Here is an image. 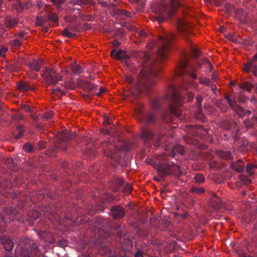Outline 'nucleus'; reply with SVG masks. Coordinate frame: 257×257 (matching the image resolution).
Masks as SVG:
<instances>
[{"mask_svg":"<svg viewBox=\"0 0 257 257\" xmlns=\"http://www.w3.org/2000/svg\"><path fill=\"white\" fill-rule=\"evenodd\" d=\"M175 38L174 34L160 37L156 61L154 63H150L149 67L145 66L140 70L135 83L136 88L140 93L149 92L155 84L154 79L161 70L160 63L167 59Z\"/></svg>","mask_w":257,"mask_h":257,"instance_id":"f257e3e1","label":"nucleus"},{"mask_svg":"<svg viewBox=\"0 0 257 257\" xmlns=\"http://www.w3.org/2000/svg\"><path fill=\"white\" fill-rule=\"evenodd\" d=\"M162 121L167 123L159 118L157 113L152 111L144 114L143 116V126L141 128L140 137L145 142H150L156 136L155 145L160 146L161 144L162 136L158 133L159 130L162 128ZM172 120L171 121V122ZM171 122V121H170Z\"/></svg>","mask_w":257,"mask_h":257,"instance_id":"f03ea898","label":"nucleus"},{"mask_svg":"<svg viewBox=\"0 0 257 257\" xmlns=\"http://www.w3.org/2000/svg\"><path fill=\"white\" fill-rule=\"evenodd\" d=\"M168 95L171 96L172 103L169 104L167 109L162 112V119L166 122H170L173 120V117L176 116L179 119L182 120L184 117L182 116L180 106L184 101H191L193 99L192 93L189 92L186 95V97L183 100V97L177 92L175 88L173 87Z\"/></svg>","mask_w":257,"mask_h":257,"instance_id":"7ed1b4c3","label":"nucleus"},{"mask_svg":"<svg viewBox=\"0 0 257 257\" xmlns=\"http://www.w3.org/2000/svg\"><path fill=\"white\" fill-rule=\"evenodd\" d=\"M192 0H170L169 4H162L159 6L158 20L161 23L165 19L171 18L178 8L189 9Z\"/></svg>","mask_w":257,"mask_h":257,"instance_id":"20e7f679","label":"nucleus"},{"mask_svg":"<svg viewBox=\"0 0 257 257\" xmlns=\"http://www.w3.org/2000/svg\"><path fill=\"white\" fill-rule=\"evenodd\" d=\"M73 135L67 130H62L57 135L58 140L50 149L47 151L50 156H55L59 151H66L68 149V141L73 138Z\"/></svg>","mask_w":257,"mask_h":257,"instance_id":"39448f33","label":"nucleus"},{"mask_svg":"<svg viewBox=\"0 0 257 257\" xmlns=\"http://www.w3.org/2000/svg\"><path fill=\"white\" fill-rule=\"evenodd\" d=\"M187 60L188 57L187 55L185 53L182 52L176 67V75L181 76L187 74L191 78L196 79L197 76L195 72L197 71V68L193 67L191 68L190 71L187 70L186 68L187 66Z\"/></svg>","mask_w":257,"mask_h":257,"instance_id":"423d86ee","label":"nucleus"},{"mask_svg":"<svg viewBox=\"0 0 257 257\" xmlns=\"http://www.w3.org/2000/svg\"><path fill=\"white\" fill-rule=\"evenodd\" d=\"M25 207V203L22 202L21 204L18 205L17 207H10L6 208L4 209V213L0 214V221L3 222V225L11 221H14L18 219L21 214L20 211L18 210L24 209Z\"/></svg>","mask_w":257,"mask_h":257,"instance_id":"0eeeda50","label":"nucleus"},{"mask_svg":"<svg viewBox=\"0 0 257 257\" xmlns=\"http://www.w3.org/2000/svg\"><path fill=\"white\" fill-rule=\"evenodd\" d=\"M45 83L49 85H55L62 80V76L52 67L44 68L42 74Z\"/></svg>","mask_w":257,"mask_h":257,"instance_id":"6e6552de","label":"nucleus"},{"mask_svg":"<svg viewBox=\"0 0 257 257\" xmlns=\"http://www.w3.org/2000/svg\"><path fill=\"white\" fill-rule=\"evenodd\" d=\"M20 255L21 257H41V252L38 244L33 240H29L28 246L21 249Z\"/></svg>","mask_w":257,"mask_h":257,"instance_id":"1a4fd4ad","label":"nucleus"},{"mask_svg":"<svg viewBox=\"0 0 257 257\" xmlns=\"http://www.w3.org/2000/svg\"><path fill=\"white\" fill-rule=\"evenodd\" d=\"M177 26L179 31H180L184 38L190 44L191 40L188 38L190 34L189 30V26L188 24L187 20L184 19H178L177 20Z\"/></svg>","mask_w":257,"mask_h":257,"instance_id":"9d476101","label":"nucleus"},{"mask_svg":"<svg viewBox=\"0 0 257 257\" xmlns=\"http://www.w3.org/2000/svg\"><path fill=\"white\" fill-rule=\"evenodd\" d=\"M179 167L172 162L164 163L162 164L159 171L162 174V176L167 174H174L179 171Z\"/></svg>","mask_w":257,"mask_h":257,"instance_id":"9b49d317","label":"nucleus"},{"mask_svg":"<svg viewBox=\"0 0 257 257\" xmlns=\"http://www.w3.org/2000/svg\"><path fill=\"white\" fill-rule=\"evenodd\" d=\"M110 211L111 216L115 220L121 219L126 215L124 208L119 205L111 206Z\"/></svg>","mask_w":257,"mask_h":257,"instance_id":"f8f14e48","label":"nucleus"},{"mask_svg":"<svg viewBox=\"0 0 257 257\" xmlns=\"http://www.w3.org/2000/svg\"><path fill=\"white\" fill-rule=\"evenodd\" d=\"M80 31V27L79 25L74 24H69L63 30L62 32V36L68 38H72L75 36L74 33Z\"/></svg>","mask_w":257,"mask_h":257,"instance_id":"ddd939ff","label":"nucleus"},{"mask_svg":"<svg viewBox=\"0 0 257 257\" xmlns=\"http://www.w3.org/2000/svg\"><path fill=\"white\" fill-rule=\"evenodd\" d=\"M243 70L246 72H252L254 75L257 76V53L251 60L244 64Z\"/></svg>","mask_w":257,"mask_h":257,"instance_id":"4468645a","label":"nucleus"},{"mask_svg":"<svg viewBox=\"0 0 257 257\" xmlns=\"http://www.w3.org/2000/svg\"><path fill=\"white\" fill-rule=\"evenodd\" d=\"M104 154L111 159H115L117 157L114 151L115 147L113 145L107 142L103 143L102 146Z\"/></svg>","mask_w":257,"mask_h":257,"instance_id":"2eb2a0df","label":"nucleus"},{"mask_svg":"<svg viewBox=\"0 0 257 257\" xmlns=\"http://www.w3.org/2000/svg\"><path fill=\"white\" fill-rule=\"evenodd\" d=\"M108 225V221L103 217L99 216L97 217L93 223V227L95 230H105Z\"/></svg>","mask_w":257,"mask_h":257,"instance_id":"dca6fc26","label":"nucleus"},{"mask_svg":"<svg viewBox=\"0 0 257 257\" xmlns=\"http://www.w3.org/2000/svg\"><path fill=\"white\" fill-rule=\"evenodd\" d=\"M4 24L7 29H12L18 26V20L11 15H8L4 20Z\"/></svg>","mask_w":257,"mask_h":257,"instance_id":"f3484780","label":"nucleus"},{"mask_svg":"<svg viewBox=\"0 0 257 257\" xmlns=\"http://www.w3.org/2000/svg\"><path fill=\"white\" fill-rule=\"evenodd\" d=\"M162 105V101L159 99H154L152 100L151 101V108L152 110H150V111H152L154 112L157 113L159 119H160V117H159L158 113L154 110H160L161 108ZM148 112H150V111H148V112H146L142 114V123H143V115ZM160 119L161 120V118H160Z\"/></svg>","mask_w":257,"mask_h":257,"instance_id":"a211bd4d","label":"nucleus"},{"mask_svg":"<svg viewBox=\"0 0 257 257\" xmlns=\"http://www.w3.org/2000/svg\"><path fill=\"white\" fill-rule=\"evenodd\" d=\"M1 241L4 245L6 250L10 251L13 249L14 243L9 237L3 236L1 238Z\"/></svg>","mask_w":257,"mask_h":257,"instance_id":"6ab92c4d","label":"nucleus"},{"mask_svg":"<svg viewBox=\"0 0 257 257\" xmlns=\"http://www.w3.org/2000/svg\"><path fill=\"white\" fill-rule=\"evenodd\" d=\"M113 14L116 18L120 17L124 19L125 18L132 17V14L129 12L120 9H115L113 10Z\"/></svg>","mask_w":257,"mask_h":257,"instance_id":"aec40b11","label":"nucleus"},{"mask_svg":"<svg viewBox=\"0 0 257 257\" xmlns=\"http://www.w3.org/2000/svg\"><path fill=\"white\" fill-rule=\"evenodd\" d=\"M42 64L43 60L42 59L33 60L29 64V67L31 70L38 72L40 70Z\"/></svg>","mask_w":257,"mask_h":257,"instance_id":"412c9836","label":"nucleus"},{"mask_svg":"<svg viewBox=\"0 0 257 257\" xmlns=\"http://www.w3.org/2000/svg\"><path fill=\"white\" fill-rule=\"evenodd\" d=\"M230 167H232L236 172L240 173L244 169V164L241 160H238L237 162L231 163Z\"/></svg>","mask_w":257,"mask_h":257,"instance_id":"4be33fe9","label":"nucleus"},{"mask_svg":"<svg viewBox=\"0 0 257 257\" xmlns=\"http://www.w3.org/2000/svg\"><path fill=\"white\" fill-rule=\"evenodd\" d=\"M223 125L226 129L231 130L235 128L237 123L231 117H227L223 121Z\"/></svg>","mask_w":257,"mask_h":257,"instance_id":"5701e85b","label":"nucleus"},{"mask_svg":"<svg viewBox=\"0 0 257 257\" xmlns=\"http://www.w3.org/2000/svg\"><path fill=\"white\" fill-rule=\"evenodd\" d=\"M231 109L235 111L237 115L239 116L242 117L244 116L245 114V109L237 104V102H236L231 107Z\"/></svg>","mask_w":257,"mask_h":257,"instance_id":"b1692460","label":"nucleus"},{"mask_svg":"<svg viewBox=\"0 0 257 257\" xmlns=\"http://www.w3.org/2000/svg\"><path fill=\"white\" fill-rule=\"evenodd\" d=\"M239 87L242 89L245 90L248 92H250L253 87V85L249 81H243L238 84Z\"/></svg>","mask_w":257,"mask_h":257,"instance_id":"393cba45","label":"nucleus"},{"mask_svg":"<svg viewBox=\"0 0 257 257\" xmlns=\"http://www.w3.org/2000/svg\"><path fill=\"white\" fill-rule=\"evenodd\" d=\"M172 153L173 157H175L177 154L183 156L185 154L184 148L181 145L175 146L172 149Z\"/></svg>","mask_w":257,"mask_h":257,"instance_id":"a878e982","label":"nucleus"},{"mask_svg":"<svg viewBox=\"0 0 257 257\" xmlns=\"http://www.w3.org/2000/svg\"><path fill=\"white\" fill-rule=\"evenodd\" d=\"M218 155L221 158L225 160H230L233 158L232 154L230 151H219Z\"/></svg>","mask_w":257,"mask_h":257,"instance_id":"bb28decb","label":"nucleus"},{"mask_svg":"<svg viewBox=\"0 0 257 257\" xmlns=\"http://www.w3.org/2000/svg\"><path fill=\"white\" fill-rule=\"evenodd\" d=\"M45 17L48 19V20L54 23H58L59 21L58 16L57 14L53 12H49L46 15Z\"/></svg>","mask_w":257,"mask_h":257,"instance_id":"cd10ccee","label":"nucleus"},{"mask_svg":"<svg viewBox=\"0 0 257 257\" xmlns=\"http://www.w3.org/2000/svg\"><path fill=\"white\" fill-rule=\"evenodd\" d=\"M16 130L17 134H14V137L16 139H20L22 136H24L25 133L24 126L23 125H18L16 127Z\"/></svg>","mask_w":257,"mask_h":257,"instance_id":"c85d7f7f","label":"nucleus"},{"mask_svg":"<svg viewBox=\"0 0 257 257\" xmlns=\"http://www.w3.org/2000/svg\"><path fill=\"white\" fill-rule=\"evenodd\" d=\"M18 88L23 91H27L32 89L31 86L25 82H19L17 84Z\"/></svg>","mask_w":257,"mask_h":257,"instance_id":"c756f323","label":"nucleus"},{"mask_svg":"<svg viewBox=\"0 0 257 257\" xmlns=\"http://www.w3.org/2000/svg\"><path fill=\"white\" fill-rule=\"evenodd\" d=\"M243 123L246 127H252L254 124L257 123V117L253 116L251 119H246L244 120Z\"/></svg>","mask_w":257,"mask_h":257,"instance_id":"7c9ffc66","label":"nucleus"},{"mask_svg":"<svg viewBox=\"0 0 257 257\" xmlns=\"http://www.w3.org/2000/svg\"><path fill=\"white\" fill-rule=\"evenodd\" d=\"M212 206L216 209L220 208L222 205L220 199L216 195H214V197L212 199Z\"/></svg>","mask_w":257,"mask_h":257,"instance_id":"2f4dec72","label":"nucleus"},{"mask_svg":"<svg viewBox=\"0 0 257 257\" xmlns=\"http://www.w3.org/2000/svg\"><path fill=\"white\" fill-rule=\"evenodd\" d=\"M196 103L197 105L198 111L199 114H201L202 112V102L203 100V97L202 95L198 94L196 98Z\"/></svg>","mask_w":257,"mask_h":257,"instance_id":"473e14b6","label":"nucleus"},{"mask_svg":"<svg viewBox=\"0 0 257 257\" xmlns=\"http://www.w3.org/2000/svg\"><path fill=\"white\" fill-rule=\"evenodd\" d=\"M70 69L75 74H79L83 71L82 67L80 65L76 64H71Z\"/></svg>","mask_w":257,"mask_h":257,"instance_id":"72a5a7b5","label":"nucleus"},{"mask_svg":"<svg viewBox=\"0 0 257 257\" xmlns=\"http://www.w3.org/2000/svg\"><path fill=\"white\" fill-rule=\"evenodd\" d=\"M133 55L134 57L138 58L145 57V60H148L150 58V56L143 51H136Z\"/></svg>","mask_w":257,"mask_h":257,"instance_id":"f704fd0d","label":"nucleus"},{"mask_svg":"<svg viewBox=\"0 0 257 257\" xmlns=\"http://www.w3.org/2000/svg\"><path fill=\"white\" fill-rule=\"evenodd\" d=\"M224 98L227 100L230 108L237 102L235 98L231 95H225Z\"/></svg>","mask_w":257,"mask_h":257,"instance_id":"c9c22d12","label":"nucleus"},{"mask_svg":"<svg viewBox=\"0 0 257 257\" xmlns=\"http://www.w3.org/2000/svg\"><path fill=\"white\" fill-rule=\"evenodd\" d=\"M194 179L195 182L198 184H202L205 181L204 176L201 173L196 174L194 177Z\"/></svg>","mask_w":257,"mask_h":257,"instance_id":"e433bc0d","label":"nucleus"},{"mask_svg":"<svg viewBox=\"0 0 257 257\" xmlns=\"http://www.w3.org/2000/svg\"><path fill=\"white\" fill-rule=\"evenodd\" d=\"M28 215L32 219L36 220L41 216L42 213L37 210H32L29 213Z\"/></svg>","mask_w":257,"mask_h":257,"instance_id":"4c0bfd02","label":"nucleus"},{"mask_svg":"<svg viewBox=\"0 0 257 257\" xmlns=\"http://www.w3.org/2000/svg\"><path fill=\"white\" fill-rule=\"evenodd\" d=\"M190 192L194 194H202L205 192V189L202 187H192L190 189Z\"/></svg>","mask_w":257,"mask_h":257,"instance_id":"58836bf2","label":"nucleus"},{"mask_svg":"<svg viewBox=\"0 0 257 257\" xmlns=\"http://www.w3.org/2000/svg\"><path fill=\"white\" fill-rule=\"evenodd\" d=\"M113 53H115V57L117 59H122L124 52L123 50H119L117 52H115L114 50L111 51L110 55H113Z\"/></svg>","mask_w":257,"mask_h":257,"instance_id":"ea45409f","label":"nucleus"},{"mask_svg":"<svg viewBox=\"0 0 257 257\" xmlns=\"http://www.w3.org/2000/svg\"><path fill=\"white\" fill-rule=\"evenodd\" d=\"M217 106L221 111L224 113L226 112L228 109L227 105L222 101L218 102Z\"/></svg>","mask_w":257,"mask_h":257,"instance_id":"a19ab883","label":"nucleus"},{"mask_svg":"<svg viewBox=\"0 0 257 257\" xmlns=\"http://www.w3.org/2000/svg\"><path fill=\"white\" fill-rule=\"evenodd\" d=\"M79 6L83 7L86 5H93L95 2L93 0H79Z\"/></svg>","mask_w":257,"mask_h":257,"instance_id":"79ce46f5","label":"nucleus"},{"mask_svg":"<svg viewBox=\"0 0 257 257\" xmlns=\"http://www.w3.org/2000/svg\"><path fill=\"white\" fill-rule=\"evenodd\" d=\"M23 149L26 152L30 153L34 151V148L31 143H28L25 144L23 146Z\"/></svg>","mask_w":257,"mask_h":257,"instance_id":"37998d69","label":"nucleus"},{"mask_svg":"<svg viewBox=\"0 0 257 257\" xmlns=\"http://www.w3.org/2000/svg\"><path fill=\"white\" fill-rule=\"evenodd\" d=\"M78 84L82 88H83L86 91L88 90L89 81L80 80L79 81Z\"/></svg>","mask_w":257,"mask_h":257,"instance_id":"c03bdc74","label":"nucleus"},{"mask_svg":"<svg viewBox=\"0 0 257 257\" xmlns=\"http://www.w3.org/2000/svg\"><path fill=\"white\" fill-rule=\"evenodd\" d=\"M46 23V20L42 17H37L36 20V24L39 26H44Z\"/></svg>","mask_w":257,"mask_h":257,"instance_id":"a18cd8bd","label":"nucleus"},{"mask_svg":"<svg viewBox=\"0 0 257 257\" xmlns=\"http://www.w3.org/2000/svg\"><path fill=\"white\" fill-rule=\"evenodd\" d=\"M123 228L124 227L120 224H117L115 226V230L117 231V236H118L120 238H121L123 236V233L122 232V231Z\"/></svg>","mask_w":257,"mask_h":257,"instance_id":"49530a36","label":"nucleus"},{"mask_svg":"<svg viewBox=\"0 0 257 257\" xmlns=\"http://www.w3.org/2000/svg\"><path fill=\"white\" fill-rule=\"evenodd\" d=\"M254 168H256V167L251 164H248L247 165L246 169L247 171V172L250 175L252 176L254 174V172L253 171V169Z\"/></svg>","mask_w":257,"mask_h":257,"instance_id":"de8ad7c7","label":"nucleus"},{"mask_svg":"<svg viewBox=\"0 0 257 257\" xmlns=\"http://www.w3.org/2000/svg\"><path fill=\"white\" fill-rule=\"evenodd\" d=\"M124 181L122 178H117L114 182V185L117 187H119L124 185Z\"/></svg>","mask_w":257,"mask_h":257,"instance_id":"09e8293b","label":"nucleus"},{"mask_svg":"<svg viewBox=\"0 0 257 257\" xmlns=\"http://www.w3.org/2000/svg\"><path fill=\"white\" fill-rule=\"evenodd\" d=\"M248 100V98L247 96L242 94L241 92H240V94H239V97L237 99V101L240 103H244Z\"/></svg>","mask_w":257,"mask_h":257,"instance_id":"8fccbe9b","label":"nucleus"},{"mask_svg":"<svg viewBox=\"0 0 257 257\" xmlns=\"http://www.w3.org/2000/svg\"><path fill=\"white\" fill-rule=\"evenodd\" d=\"M110 251V249L105 246H102L99 249V252L101 254H107L109 253Z\"/></svg>","mask_w":257,"mask_h":257,"instance_id":"3c124183","label":"nucleus"},{"mask_svg":"<svg viewBox=\"0 0 257 257\" xmlns=\"http://www.w3.org/2000/svg\"><path fill=\"white\" fill-rule=\"evenodd\" d=\"M66 1L67 0H51V2L54 5H57L58 6V9H59Z\"/></svg>","mask_w":257,"mask_h":257,"instance_id":"603ef678","label":"nucleus"},{"mask_svg":"<svg viewBox=\"0 0 257 257\" xmlns=\"http://www.w3.org/2000/svg\"><path fill=\"white\" fill-rule=\"evenodd\" d=\"M132 190V187L129 184H126L123 188V192L125 194H128Z\"/></svg>","mask_w":257,"mask_h":257,"instance_id":"864d4df0","label":"nucleus"},{"mask_svg":"<svg viewBox=\"0 0 257 257\" xmlns=\"http://www.w3.org/2000/svg\"><path fill=\"white\" fill-rule=\"evenodd\" d=\"M192 53L195 58H198L200 56V51L195 48H192Z\"/></svg>","mask_w":257,"mask_h":257,"instance_id":"5fc2aeb1","label":"nucleus"},{"mask_svg":"<svg viewBox=\"0 0 257 257\" xmlns=\"http://www.w3.org/2000/svg\"><path fill=\"white\" fill-rule=\"evenodd\" d=\"M11 44L13 46L18 47L21 45V42L20 40L18 39H14L11 42Z\"/></svg>","mask_w":257,"mask_h":257,"instance_id":"6e6d98bb","label":"nucleus"},{"mask_svg":"<svg viewBox=\"0 0 257 257\" xmlns=\"http://www.w3.org/2000/svg\"><path fill=\"white\" fill-rule=\"evenodd\" d=\"M8 48L3 47L0 49V57H5V54L8 51Z\"/></svg>","mask_w":257,"mask_h":257,"instance_id":"4d7b16f0","label":"nucleus"},{"mask_svg":"<svg viewBox=\"0 0 257 257\" xmlns=\"http://www.w3.org/2000/svg\"><path fill=\"white\" fill-rule=\"evenodd\" d=\"M52 116L53 113L51 111L47 112L43 114V117L47 119L51 118Z\"/></svg>","mask_w":257,"mask_h":257,"instance_id":"13d9d810","label":"nucleus"},{"mask_svg":"<svg viewBox=\"0 0 257 257\" xmlns=\"http://www.w3.org/2000/svg\"><path fill=\"white\" fill-rule=\"evenodd\" d=\"M210 80L209 78L205 79L204 80L200 79V83L205 84L207 85H210Z\"/></svg>","mask_w":257,"mask_h":257,"instance_id":"bf43d9fd","label":"nucleus"},{"mask_svg":"<svg viewBox=\"0 0 257 257\" xmlns=\"http://www.w3.org/2000/svg\"><path fill=\"white\" fill-rule=\"evenodd\" d=\"M125 81L129 84H132L133 83L134 80L133 78L131 76H126L125 77Z\"/></svg>","mask_w":257,"mask_h":257,"instance_id":"052dcab7","label":"nucleus"},{"mask_svg":"<svg viewBox=\"0 0 257 257\" xmlns=\"http://www.w3.org/2000/svg\"><path fill=\"white\" fill-rule=\"evenodd\" d=\"M96 87H97V85L96 84L92 83L89 81V85L88 86V91H90L91 90L94 89L96 88Z\"/></svg>","mask_w":257,"mask_h":257,"instance_id":"680f3d73","label":"nucleus"},{"mask_svg":"<svg viewBox=\"0 0 257 257\" xmlns=\"http://www.w3.org/2000/svg\"><path fill=\"white\" fill-rule=\"evenodd\" d=\"M69 3L73 5L74 6L77 5L79 6V0H70Z\"/></svg>","mask_w":257,"mask_h":257,"instance_id":"e2e57ef3","label":"nucleus"},{"mask_svg":"<svg viewBox=\"0 0 257 257\" xmlns=\"http://www.w3.org/2000/svg\"><path fill=\"white\" fill-rule=\"evenodd\" d=\"M56 91H58L62 94L64 93V91L59 87H57L56 88L52 89V92L54 93Z\"/></svg>","mask_w":257,"mask_h":257,"instance_id":"0e129e2a","label":"nucleus"},{"mask_svg":"<svg viewBox=\"0 0 257 257\" xmlns=\"http://www.w3.org/2000/svg\"><path fill=\"white\" fill-rule=\"evenodd\" d=\"M105 91V89L102 87L100 88L99 91L96 93V95L101 96L103 93H104Z\"/></svg>","mask_w":257,"mask_h":257,"instance_id":"69168bd1","label":"nucleus"},{"mask_svg":"<svg viewBox=\"0 0 257 257\" xmlns=\"http://www.w3.org/2000/svg\"><path fill=\"white\" fill-rule=\"evenodd\" d=\"M186 143L191 145H196V142L193 140H188L186 141Z\"/></svg>","mask_w":257,"mask_h":257,"instance_id":"338daca9","label":"nucleus"},{"mask_svg":"<svg viewBox=\"0 0 257 257\" xmlns=\"http://www.w3.org/2000/svg\"><path fill=\"white\" fill-rule=\"evenodd\" d=\"M239 256L240 257H252L250 255H247L246 253L244 252H240L239 253Z\"/></svg>","mask_w":257,"mask_h":257,"instance_id":"774afa93","label":"nucleus"}]
</instances>
